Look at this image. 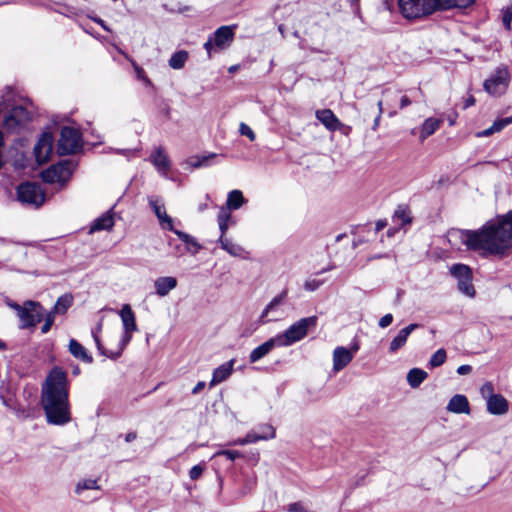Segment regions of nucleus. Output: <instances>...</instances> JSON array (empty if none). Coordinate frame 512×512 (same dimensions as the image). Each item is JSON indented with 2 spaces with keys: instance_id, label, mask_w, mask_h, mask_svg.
Wrapping results in <instances>:
<instances>
[{
  "instance_id": "obj_1",
  "label": "nucleus",
  "mask_w": 512,
  "mask_h": 512,
  "mask_svg": "<svg viewBox=\"0 0 512 512\" xmlns=\"http://www.w3.org/2000/svg\"><path fill=\"white\" fill-rule=\"evenodd\" d=\"M459 239L469 251L482 256H505L512 248V210L488 220L475 230L459 229Z\"/></svg>"
},
{
  "instance_id": "obj_2",
  "label": "nucleus",
  "mask_w": 512,
  "mask_h": 512,
  "mask_svg": "<svg viewBox=\"0 0 512 512\" xmlns=\"http://www.w3.org/2000/svg\"><path fill=\"white\" fill-rule=\"evenodd\" d=\"M41 401L49 424L61 426L71 420L68 377L63 368L54 366L49 371L42 385Z\"/></svg>"
},
{
  "instance_id": "obj_3",
  "label": "nucleus",
  "mask_w": 512,
  "mask_h": 512,
  "mask_svg": "<svg viewBox=\"0 0 512 512\" xmlns=\"http://www.w3.org/2000/svg\"><path fill=\"white\" fill-rule=\"evenodd\" d=\"M77 163L71 159L60 160L56 164L49 166L40 172V178L44 183H59L65 185L71 178Z\"/></svg>"
},
{
  "instance_id": "obj_4",
  "label": "nucleus",
  "mask_w": 512,
  "mask_h": 512,
  "mask_svg": "<svg viewBox=\"0 0 512 512\" xmlns=\"http://www.w3.org/2000/svg\"><path fill=\"white\" fill-rule=\"evenodd\" d=\"M317 321V316H310L293 323L284 333L276 336L281 347L290 346L303 339L309 328L316 327Z\"/></svg>"
},
{
  "instance_id": "obj_5",
  "label": "nucleus",
  "mask_w": 512,
  "mask_h": 512,
  "mask_svg": "<svg viewBox=\"0 0 512 512\" xmlns=\"http://www.w3.org/2000/svg\"><path fill=\"white\" fill-rule=\"evenodd\" d=\"M83 148L82 134L77 128L63 126L57 143V153L60 156L74 155Z\"/></svg>"
},
{
  "instance_id": "obj_6",
  "label": "nucleus",
  "mask_w": 512,
  "mask_h": 512,
  "mask_svg": "<svg viewBox=\"0 0 512 512\" xmlns=\"http://www.w3.org/2000/svg\"><path fill=\"white\" fill-rule=\"evenodd\" d=\"M45 314V308L38 301L26 300L22 309L18 313L20 319V329H28L35 327L38 323L43 320Z\"/></svg>"
},
{
  "instance_id": "obj_7",
  "label": "nucleus",
  "mask_w": 512,
  "mask_h": 512,
  "mask_svg": "<svg viewBox=\"0 0 512 512\" xmlns=\"http://www.w3.org/2000/svg\"><path fill=\"white\" fill-rule=\"evenodd\" d=\"M17 199L25 205H31L39 208L45 201V191L42 190L40 184L35 182H23L17 187Z\"/></svg>"
},
{
  "instance_id": "obj_8",
  "label": "nucleus",
  "mask_w": 512,
  "mask_h": 512,
  "mask_svg": "<svg viewBox=\"0 0 512 512\" xmlns=\"http://www.w3.org/2000/svg\"><path fill=\"white\" fill-rule=\"evenodd\" d=\"M510 74L507 66L500 65L483 83L484 90L492 96H500L507 90Z\"/></svg>"
},
{
  "instance_id": "obj_9",
  "label": "nucleus",
  "mask_w": 512,
  "mask_h": 512,
  "mask_svg": "<svg viewBox=\"0 0 512 512\" xmlns=\"http://www.w3.org/2000/svg\"><path fill=\"white\" fill-rule=\"evenodd\" d=\"M402 16L409 20L421 19L434 13L429 0H398Z\"/></svg>"
},
{
  "instance_id": "obj_10",
  "label": "nucleus",
  "mask_w": 512,
  "mask_h": 512,
  "mask_svg": "<svg viewBox=\"0 0 512 512\" xmlns=\"http://www.w3.org/2000/svg\"><path fill=\"white\" fill-rule=\"evenodd\" d=\"M31 119L30 112L24 106H14L4 116L3 127L9 133H19Z\"/></svg>"
},
{
  "instance_id": "obj_11",
  "label": "nucleus",
  "mask_w": 512,
  "mask_h": 512,
  "mask_svg": "<svg viewBox=\"0 0 512 512\" xmlns=\"http://www.w3.org/2000/svg\"><path fill=\"white\" fill-rule=\"evenodd\" d=\"M450 274L457 279L458 290L468 297H474L476 294L472 283V269L465 264L456 263L450 267Z\"/></svg>"
},
{
  "instance_id": "obj_12",
  "label": "nucleus",
  "mask_w": 512,
  "mask_h": 512,
  "mask_svg": "<svg viewBox=\"0 0 512 512\" xmlns=\"http://www.w3.org/2000/svg\"><path fill=\"white\" fill-rule=\"evenodd\" d=\"M124 333L121 337V348H125L132 339V332L137 331L136 317L131 306L124 304L120 311Z\"/></svg>"
},
{
  "instance_id": "obj_13",
  "label": "nucleus",
  "mask_w": 512,
  "mask_h": 512,
  "mask_svg": "<svg viewBox=\"0 0 512 512\" xmlns=\"http://www.w3.org/2000/svg\"><path fill=\"white\" fill-rule=\"evenodd\" d=\"M53 150V136L50 132H43L34 146V156L39 165L46 163Z\"/></svg>"
},
{
  "instance_id": "obj_14",
  "label": "nucleus",
  "mask_w": 512,
  "mask_h": 512,
  "mask_svg": "<svg viewBox=\"0 0 512 512\" xmlns=\"http://www.w3.org/2000/svg\"><path fill=\"white\" fill-rule=\"evenodd\" d=\"M234 29L235 26H221L210 35L216 50H224L231 45L235 36Z\"/></svg>"
},
{
  "instance_id": "obj_15",
  "label": "nucleus",
  "mask_w": 512,
  "mask_h": 512,
  "mask_svg": "<svg viewBox=\"0 0 512 512\" xmlns=\"http://www.w3.org/2000/svg\"><path fill=\"white\" fill-rule=\"evenodd\" d=\"M148 203L150 208L155 213L159 220V223L163 229L172 231L174 229L173 219L167 215L164 204L160 203V200L156 197H149Z\"/></svg>"
},
{
  "instance_id": "obj_16",
  "label": "nucleus",
  "mask_w": 512,
  "mask_h": 512,
  "mask_svg": "<svg viewBox=\"0 0 512 512\" xmlns=\"http://www.w3.org/2000/svg\"><path fill=\"white\" fill-rule=\"evenodd\" d=\"M316 118L325 128L331 132L341 130L345 125L337 118L331 109H322L316 111Z\"/></svg>"
},
{
  "instance_id": "obj_17",
  "label": "nucleus",
  "mask_w": 512,
  "mask_h": 512,
  "mask_svg": "<svg viewBox=\"0 0 512 512\" xmlns=\"http://www.w3.org/2000/svg\"><path fill=\"white\" fill-rule=\"evenodd\" d=\"M419 327H421L420 324L411 323L408 326L401 329L390 342L389 352L396 353L399 349H401L406 344L409 335Z\"/></svg>"
},
{
  "instance_id": "obj_18",
  "label": "nucleus",
  "mask_w": 512,
  "mask_h": 512,
  "mask_svg": "<svg viewBox=\"0 0 512 512\" xmlns=\"http://www.w3.org/2000/svg\"><path fill=\"white\" fill-rule=\"evenodd\" d=\"M353 359V352L346 347L338 346L333 351V370L339 372Z\"/></svg>"
},
{
  "instance_id": "obj_19",
  "label": "nucleus",
  "mask_w": 512,
  "mask_h": 512,
  "mask_svg": "<svg viewBox=\"0 0 512 512\" xmlns=\"http://www.w3.org/2000/svg\"><path fill=\"white\" fill-rule=\"evenodd\" d=\"M275 347H281L276 337L270 338L255 349L249 355V362L256 363L266 355H268Z\"/></svg>"
},
{
  "instance_id": "obj_20",
  "label": "nucleus",
  "mask_w": 512,
  "mask_h": 512,
  "mask_svg": "<svg viewBox=\"0 0 512 512\" xmlns=\"http://www.w3.org/2000/svg\"><path fill=\"white\" fill-rule=\"evenodd\" d=\"M509 409L508 401L501 394H491L487 399V411L492 415H503Z\"/></svg>"
},
{
  "instance_id": "obj_21",
  "label": "nucleus",
  "mask_w": 512,
  "mask_h": 512,
  "mask_svg": "<svg viewBox=\"0 0 512 512\" xmlns=\"http://www.w3.org/2000/svg\"><path fill=\"white\" fill-rule=\"evenodd\" d=\"M433 11H444L452 8L464 9L472 5L475 0H429Z\"/></svg>"
},
{
  "instance_id": "obj_22",
  "label": "nucleus",
  "mask_w": 512,
  "mask_h": 512,
  "mask_svg": "<svg viewBox=\"0 0 512 512\" xmlns=\"http://www.w3.org/2000/svg\"><path fill=\"white\" fill-rule=\"evenodd\" d=\"M235 362V359H231L228 362L215 368L213 370L212 379L209 383V386L214 387L215 385L227 380L233 373V366Z\"/></svg>"
},
{
  "instance_id": "obj_23",
  "label": "nucleus",
  "mask_w": 512,
  "mask_h": 512,
  "mask_svg": "<svg viewBox=\"0 0 512 512\" xmlns=\"http://www.w3.org/2000/svg\"><path fill=\"white\" fill-rule=\"evenodd\" d=\"M447 410L456 414H469L470 405L467 397L462 394L454 395L448 402Z\"/></svg>"
},
{
  "instance_id": "obj_24",
  "label": "nucleus",
  "mask_w": 512,
  "mask_h": 512,
  "mask_svg": "<svg viewBox=\"0 0 512 512\" xmlns=\"http://www.w3.org/2000/svg\"><path fill=\"white\" fill-rule=\"evenodd\" d=\"M100 330H101V324H99L96 329L92 330V337L94 339V342L96 344L99 354L106 356L107 358L112 359V360L118 359L122 355V352L125 348H121V342L119 341L118 349L116 351L107 350L103 346L102 341L98 335V331H100Z\"/></svg>"
},
{
  "instance_id": "obj_25",
  "label": "nucleus",
  "mask_w": 512,
  "mask_h": 512,
  "mask_svg": "<svg viewBox=\"0 0 512 512\" xmlns=\"http://www.w3.org/2000/svg\"><path fill=\"white\" fill-rule=\"evenodd\" d=\"M68 350L74 358L82 361L83 363L91 364L93 362L92 355L76 339H70L68 344Z\"/></svg>"
},
{
  "instance_id": "obj_26",
  "label": "nucleus",
  "mask_w": 512,
  "mask_h": 512,
  "mask_svg": "<svg viewBox=\"0 0 512 512\" xmlns=\"http://www.w3.org/2000/svg\"><path fill=\"white\" fill-rule=\"evenodd\" d=\"M113 208L106 211L100 217L95 219L90 226V233L102 230H110L114 226Z\"/></svg>"
},
{
  "instance_id": "obj_27",
  "label": "nucleus",
  "mask_w": 512,
  "mask_h": 512,
  "mask_svg": "<svg viewBox=\"0 0 512 512\" xmlns=\"http://www.w3.org/2000/svg\"><path fill=\"white\" fill-rule=\"evenodd\" d=\"M177 279L172 276H163L155 280L154 286L156 294L160 297L168 295V293L177 287Z\"/></svg>"
},
{
  "instance_id": "obj_28",
  "label": "nucleus",
  "mask_w": 512,
  "mask_h": 512,
  "mask_svg": "<svg viewBox=\"0 0 512 512\" xmlns=\"http://www.w3.org/2000/svg\"><path fill=\"white\" fill-rule=\"evenodd\" d=\"M151 161L157 168V170L163 174L166 175L168 170L170 169V161L167 157V155L164 153L163 149L161 147L157 148L150 156Z\"/></svg>"
},
{
  "instance_id": "obj_29",
  "label": "nucleus",
  "mask_w": 512,
  "mask_h": 512,
  "mask_svg": "<svg viewBox=\"0 0 512 512\" xmlns=\"http://www.w3.org/2000/svg\"><path fill=\"white\" fill-rule=\"evenodd\" d=\"M171 232L178 236V238L186 245V251L192 255L197 254L202 249V246L198 243L197 239L190 234L175 228Z\"/></svg>"
},
{
  "instance_id": "obj_30",
  "label": "nucleus",
  "mask_w": 512,
  "mask_h": 512,
  "mask_svg": "<svg viewBox=\"0 0 512 512\" xmlns=\"http://www.w3.org/2000/svg\"><path fill=\"white\" fill-rule=\"evenodd\" d=\"M247 200L244 198L242 191L232 190L227 195L226 208L227 210L239 209Z\"/></svg>"
},
{
  "instance_id": "obj_31",
  "label": "nucleus",
  "mask_w": 512,
  "mask_h": 512,
  "mask_svg": "<svg viewBox=\"0 0 512 512\" xmlns=\"http://www.w3.org/2000/svg\"><path fill=\"white\" fill-rule=\"evenodd\" d=\"M216 157V153H209L207 155H194L187 159V163L192 168L208 167L211 165L212 160Z\"/></svg>"
},
{
  "instance_id": "obj_32",
  "label": "nucleus",
  "mask_w": 512,
  "mask_h": 512,
  "mask_svg": "<svg viewBox=\"0 0 512 512\" xmlns=\"http://www.w3.org/2000/svg\"><path fill=\"white\" fill-rule=\"evenodd\" d=\"M428 377V373L421 368H412L407 373V382L412 388L419 387Z\"/></svg>"
},
{
  "instance_id": "obj_33",
  "label": "nucleus",
  "mask_w": 512,
  "mask_h": 512,
  "mask_svg": "<svg viewBox=\"0 0 512 512\" xmlns=\"http://www.w3.org/2000/svg\"><path fill=\"white\" fill-rule=\"evenodd\" d=\"M439 126H440V120L433 118V117L426 119L423 122L421 131H420L421 141L425 140L427 137L434 134L437 131V129L439 128Z\"/></svg>"
},
{
  "instance_id": "obj_34",
  "label": "nucleus",
  "mask_w": 512,
  "mask_h": 512,
  "mask_svg": "<svg viewBox=\"0 0 512 512\" xmlns=\"http://www.w3.org/2000/svg\"><path fill=\"white\" fill-rule=\"evenodd\" d=\"M218 242L223 250L228 252L231 256L241 257L245 251L239 244L233 243L231 240L225 237H219Z\"/></svg>"
},
{
  "instance_id": "obj_35",
  "label": "nucleus",
  "mask_w": 512,
  "mask_h": 512,
  "mask_svg": "<svg viewBox=\"0 0 512 512\" xmlns=\"http://www.w3.org/2000/svg\"><path fill=\"white\" fill-rule=\"evenodd\" d=\"M73 304V297L71 294H63L60 296L56 303L54 304L53 308L51 309L53 313L55 314H65L67 310L72 306Z\"/></svg>"
},
{
  "instance_id": "obj_36",
  "label": "nucleus",
  "mask_w": 512,
  "mask_h": 512,
  "mask_svg": "<svg viewBox=\"0 0 512 512\" xmlns=\"http://www.w3.org/2000/svg\"><path fill=\"white\" fill-rule=\"evenodd\" d=\"M189 54L186 50H179L172 54L168 63L172 69H182L188 60Z\"/></svg>"
},
{
  "instance_id": "obj_37",
  "label": "nucleus",
  "mask_w": 512,
  "mask_h": 512,
  "mask_svg": "<svg viewBox=\"0 0 512 512\" xmlns=\"http://www.w3.org/2000/svg\"><path fill=\"white\" fill-rule=\"evenodd\" d=\"M393 220H400V225L404 226L406 224H410L412 222V218L410 217V211L407 205H399L393 214Z\"/></svg>"
},
{
  "instance_id": "obj_38",
  "label": "nucleus",
  "mask_w": 512,
  "mask_h": 512,
  "mask_svg": "<svg viewBox=\"0 0 512 512\" xmlns=\"http://www.w3.org/2000/svg\"><path fill=\"white\" fill-rule=\"evenodd\" d=\"M447 358L446 350L443 348L438 349L430 358L429 365L431 368L441 366Z\"/></svg>"
},
{
  "instance_id": "obj_39",
  "label": "nucleus",
  "mask_w": 512,
  "mask_h": 512,
  "mask_svg": "<svg viewBox=\"0 0 512 512\" xmlns=\"http://www.w3.org/2000/svg\"><path fill=\"white\" fill-rule=\"evenodd\" d=\"M156 106L158 115L164 118L165 120H169L171 117V108L167 100L160 99L156 102Z\"/></svg>"
},
{
  "instance_id": "obj_40",
  "label": "nucleus",
  "mask_w": 512,
  "mask_h": 512,
  "mask_svg": "<svg viewBox=\"0 0 512 512\" xmlns=\"http://www.w3.org/2000/svg\"><path fill=\"white\" fill-rule=\"evenodd\" d=\"M87 489H99L97 481L95 479H85L78 482L75 488V493L81 494L84 490Z\"/></svg>"
},
{
  "instance_id": "obj_41",
  "label": "nucleus",
  "mask_w": 512,
  "mask_h": 512,
  "mask_svg": "<svg viewBox=\"0 0 512 512\" xmlns=\"http://www.w3.org/2000/svg\"><path fill=\"white\" fill-rule=\"evenodd\" d=\"M256 432L259 436H267L264 440L273 439L275 437L274 427L267 423L259 425Z\"/></svg>"
},
{
  "instance_id": "obj_42",
  "label": "nucleus",
  "mask_w": 512,
  "mask_h": 512,
  "mask_svg": "<svg viewBox=\"0 0 512 512\" xmlns=\"http://www.w3.org/2000/svg\"><path fill=\"white\" fill-rule=\"evenodd\" d=\"M55 313H53L52 310H50L49 312H46L45 311V314H44V324L43 326L41 327V332L43 334H46L49 332V330L51 329L52 325L54 324V321H55Z\"/></svg>"
},
{
  "instance_id": "obj_43",
  "label": "nucleus",
  "mask_w": 512,
  "mask_h": 512,
  "mask_svg": "<svg viewBox=\"0 0 512 512\" xmlns=\"http://www.w3.org/2000/svg\"><path fill=\"white\" fill-rule=\"evenodd\" d=\"M215 456H225L227 459L235 461L236 459L243 457V454L238 450L226 449L217 451Z\"/></svg>"
},
{
  "instance_id": "obj_44",
  "label": "nucleus",
  "mask_w": 512,
  "mask_h": 512,
  "mask_svg": "<svg viewBox=\"0 0 512 512\" xmlns=\"http://www.w3.org/2000/svg\"><path fill=\"white\" fill-rule=\"evenodd\" d=\"M512 123V116L506 118H500L493 122L491 125L492 130L495 132H499L504 129L506 126Z\"/></svg>"
},
{
  "instance_id": "obj_45",
  "label": "nucleus",
  "mask_w": 512,
  "mask_h": 512,
  "mask_svg": "<svg viewBox=\"0 0 512 512\" xmlns=\"http://www.w3.org/2000/svg\"><path fill=\"white\" fill-rule=\"evenodd\" d=\"M0 399L6 407L10 409H16V400L12 394L7 391V394H4L3 391H0Z\"/></svg>"
},
{
  "instance_id": "obj_46",
  "label": "nucleus",
  "mask_w": 512,
  "mask_h": 512,
  "mask_svg": "<svg viewBox=\"0 0 512 512\" xmlns=\"http://www.w3.org/2000/svg\"><path fill=\"white\" fill-rule=\"evenodd\" d=\"M512 22V8H506L502 10V23L506 30H511Z\"/></svg>"
},
{
  "instance_id": "obj_47",
  "label": "nucleus",
  "mask_w": 512,
  "mask_h": 512,
  "mask_svg": "<svg viewBox=\"0 0 512 512\" xmlns=\"http://www.w3.org/2000/svg\"><path fill=\"white\" fill-rule=\"evenodd\" d=\"M288 290L284 289L279 295L275 296L267 305L268 309H274L276 306L280 305L284 299L287 297Z\"/></svg>"
},
{
  "instance_id": "obj_48",
  "label": "nucleus",
  "mask_w": 512,
  "mask_h": 512,
  "mask_svg": "<svg viewBox=\"0 0 512 512\" xmlns=\"http://www.w3.org/2000/svg\"><path fill=\"white\" fill-rule=\"evenodd\" d=\"M324 284L323 280H317V279H308L304 282V289L306 291H316L321 285Z\"/></svg>"
},
{
  "instance_id": "obj_49",
  "label": "nucleus",
  "mask_w": 512,
  "mask_h": 512,
  "mask_svg": "<svg viewBox=\"0 0 512 512\" xmlns=\"http://www.w3.org/2000/svg\"><path fill=\"white\" fill-rule=\"evenodd\" d=\"M239 132L241 135L248 137L250 141H254L256 138V135L253 132V130L243 122L240 123Z\"/></svg>"
},
{
  "instance_id": "obj_50",
  "label": "nucleus",
  "mask_w": 512,
  "mask_h": 512,
  "mask_svg": "<svg viewBox=\"0 0 512 512\" xmlns=\"http://www.w3.org/2000/svg\"><path fill=\"white\" fill-rule=\"evenodd\" d=\"M204 472V466L203 465H194L190 471H189V477L191 480H197L199 479Z\"/></svg>"
},
{
  "instance_id": "obj_51",
  "label": "nucleus",
  "mask_w": 512,
  "mask_h": 512,
  "mask_svg": "<svg viewBox=\"0 0 512 512\" xmlns=\"http://www.w3.org/2000/svg\"><path fill=\"white\" fill-rule=\"evenodd\" d=\"M267 436H259L256 431H250L245 435L246 444L256 443L262 439H265Z\"/></svg>"
},
{
  "instance_id": "obj_52",
  "label": "nucleus",
  "mask_w": 512,
  "mask_h": 512,
  "mask_svg": "<svg viewBox=\"0 0 512 512\" xmlns=\"http://www.w3.org/2000/svg\"><path fill=\"white\" fill-rule=\"evenodd\" d=\"M230 210H227V208L221 207L220 212L218 214L217 220L218 223H229L231 220V214L229 212Z\"/></svg>"
},
{
  "instance_id": "obj_53",
  "label": "nucleus",
  "mask_w": 512,
  "mask_h": 512,
  "mask_svg": "<svg viewBox=\"0 0 512 512\" xmlns=\"http://www.w3.org/2000/svg\"><path fill=\"white\" fill-rule=\"evenodd\" d=\"M377 107H378V114L375 117L373 125H372V130L373 131H376L378 129V127H379V124H380V119H381V116H382V113H383V102H382V100H379L377 102Z\"/></svg>"
},
{
  "instance_id": "obj_54",
  "label": "nucleus",
  "mask_w": 512,
  "mask_h": 512,
  "mask_svg": "<svg viewBox=\"0 0 512 512\" xmlns=\"http://www.w3.org/2000/svg\"><path fill=\"white\" fill-rule=\"evenodd\" d=\"M393 322V315L391 313L385 314L379 320V327L386 328Z\"/></svg>"
},
{
  "instance_id": "obj_55",
  "label": "nucleus",
  "mask_w": 512,
  "mask_h": 512,
  "mask_svg": "<svg viewBox=\"0 0 512 512\" xmlns=\"http://www.w3.org/2000/svg\"><path fill=\"white\" fill-rule=\"evenodd\" d=\"M138 78L141 79L146 85L152 86L151 80L145 75L142 68L135 66Z\"/></svg>"
},
{
  "instance_id": "obj_56",
  "label": "nucleus",
  "mask_w": 512,
  "mask_h": 512,
  "mask_svg": "<svg viewBox=\"0 0 512 512\" xmlns=\"http://www.w3.org/2000/svg\"><path fill=\"white\" fill-rule=\"evenodd\" d=\"M5 304L11 308L12 310H14L16 312V315H18V313L20 312V310L22 309V305L18 304L17 302L7 298L5 300Z\"/></svg>"
},
{
  "instance_id": "obj_57",
  "label": "nucleus",
  "mask_w": 512,
  "mask_h": 512,
  "mask_svg": "<svg viewBox=\"0 0 512 512\" xmlns=\"http://www.w3.org/2000/svg\"><path fill=\"white\" fill-rule=\"evenodd\" d=\"M215 48L214 41L212 40V37L209 36L207 41L204 43V49L206 50L208 56H211L212 49Z\"/></svg>"
},
{
  "instance_id": "obj_58",
  "label": "nucleus",
  "mask_w": 512,
  "mask_h": 512,
  "mask_svg": "<svg viewBox=\"0 0 512 512\" xmlns=\"http://www.w3.org/2000/svg\"><path fill=\"white\" fill-rule=\"evenodd\" d=\"M472 371V367L470 365H461L457 368V373L459 375H467Z\"/></svg>"
},
{
  "instance_id": "obj_59",
  "label": "nucleus",
  "mask_w": 512,
  "mask_h": 512,
  "mask_svg": "<svg viewBox=\"0 0 512 512\" xmlns=\"http://www.w3.org/2000/svg\"><path fill=\"white\" fill-rule=\"evenodd\" d=\"M15 168L17 169H25L27 167L26 159L24 154L22 155L21 160H16L14 163Z\"/></svg>"
},
{
  "instance_id": "obj_60",
  "label": "nucleus",
  "mask_w": 512,
  "mask_h": 512,
  "mask_svg": "<svg viewBox=\"0 0 512 512\" xmlns=\"http://www.w3.org/2000/svg\"><path fill=\"white\" fill-rule=\"evenodd\" d=\"M206 386V383L204 381H199L194 388L192 389V394H198L200 391H202Z\"/></svg>"
},
{
  "instance_id": "obj_61",
  "label": "nucleus",
  "mask_w": 512,
  "mask_h": 512,
  "mask_svg": "<svg viewBox=\"0 0 512 512\" xmlns=\"http://www.w3.org/2000/svg\"><path fill=\"white\" fill-rule=\"evenodd\" d=\"M90 19L92 21H94L95 23L99 24L105 31H109L108 27L106 26L105 21L102 20L101 18L95 16V17H90Z\"/></svg>"
},
{
  "instance_id": "obj_62",
  "label": "nucleus",
  "mask_w": 512,
  "mask_h": 512,
  "mask_svg": "<svg viewBox=\"0 0 512 512\" xmlns=\"http://www.w3.org/2000/svg\"><path fill=\"white\" fill-rule=\"evenodd\" d=\"M410 104H411V100L409 99V97H407L406 95L401 97V100H400V108L401 109L408 107Z\"/></svg>"
},
{
  "instance_id": "obj_63",
  "label": "nucleus",
  "mask_w": 512,
  "mask_h": 512,
  "mask_svg": "<svg viewBox=\"0 0 512 512\" xmlns=\"http://www.w3.org/2000/svg\"><path fill=\"white\" fill-rule=\"evenodd\" d=\"M386 225H387V221L386 220H378L376 222L375 231L376 232L381 231L382 229H384V227H386Z\"/></svg>"
},
{
  "instance_id": "obj_64",
  "label": "nucleus",
  "mask_w": 512,
  "mask_h": 512,
  "mask_svg": "<svg viewBox=\"0 0 512 512\" xmlns=\"http://www.w3.org/2000/svg\"><path fill=\"white\" fill-rule=\"evenodd\" d=\"M137 438V433L136 432H128L126 435H125V441L130 443L132 441H134L135 439Z\"/></svg>"
}]
</instances>
